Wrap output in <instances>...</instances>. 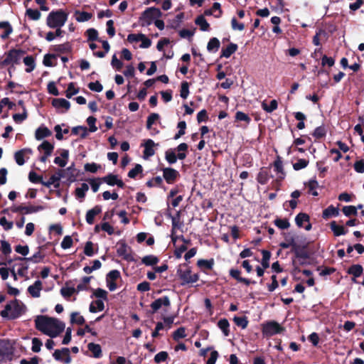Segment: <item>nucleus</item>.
I'll use <instances>...</instances> for the list:
<instances>
[{
  "mask_svg": "<svg viewBox=\"0 0 364 364\" xmlns=\"http://www.w3.org/2000/svg\"><path fill=\"white\" fill-rule=\"evenodd\" d=\"M35 326L36 329L51 338L58 336L63 331L65 326V323L59 319L43 315L36 317Z\"/></svg>",
  "mask_w": 364,
  "mask_h": 364,
  "instance_id": "1",
  "label": "nucleus"
},
{
  "mask_svg": "<svg viewBox=\"0 0 364 364\" xmlns=\"http://www.w3.org/2000/svg\"><path fill=\"white\" fill-rule=\"evenodd\" d=\"M26 311V306L24 304L15 299L6 305L4 310L1 312V315L4 318L14 319L21 316Z\"/></svg>",
  "mask_w": 364,
  "mask_h": 364,
  "instance_id": "2",
  "label": "nucleus"
},
{
  "mask_svg": "<svg viewBox=\"0 0 364 364\" xmlns=\"http://www.w3.org/2000/svg\"><path fill=\"white\" fill-rule=\"evenodd\" d=\"M69 16V12L64 9H57L50 11L46 18V25L50 28L63 27Z\"/></svg>",
  "mask_w": 364,
  "mask_h": 364,
  "instance_id": "3",
  "label": "nucleus"
},
{
  "mask_svg": "<svg viewBox=\"0 0 364 364\" xmlns=\"http://www.w3.org/2000/svg\"><path fill=\"white\" fill-rule=\"evenodd\" d=\"M177 274L180 279L182 280V284L195 283L199 279L198 275L192 273L190 267L186 264L178 267Z\"/></svg>",
  "mask_w": 364,
  "mask_h": 364,
  "instance_id": "4",
  "label": "nucleus"
},
{
  "mask_svg": "<svg viewBox=\"0 0 364 364\" xmlns=\"http://www.w3.org/2000/svg\"><path fill=\"white\" fill-rule=\"evenodd\" d=\"M161 11L154 7H151L145 10L141 16L140 17V21L143 26L144 25H150L154 21H155L157 18L161 16Z\"/></svg>",
  "mask_w": 364,
  "mask_h": 364,
  "instance_id": "5",
  "label": "nucleus"
},
{
  "mask_svg": "<svg viewBox=\"0 0 364 364\" xmlns=\"http://www.w3.org/2000/svg\"><path fill=\"white\" fill-rule=\"evenodd\" d=\"M127 41L129 43L136 45L140 43L139 47L141 48H148L151 45V41L142 33H132L128 35Z\"/></svg>",
  "mask_w": 364,
  "mask_h": 364,
  "instance_id": "6",
  "label": "nucleus"
},
{
  "mask_svg": "<svg viewBox=\"0 0 364 364\" xmlns=\"http://www.w3.org/2000/svg\"><path fill=\"white\" fill-rule=\"evenodd\" d=\"M284 328L279 323L274 321H270L262 324V334L269 337L283 331Z\"/></svg>",
  "mask_w": 364,
  "mask_h": 364,
  "instance_id": "7",
  "label": "nucleus"
},
{
  "mask_svg": "<svg viewBox=\"0 0 364 364\" xmlns=\"http://www.w3.org/2000/svg\"><path fill=\"white\" fill-rule=\"evenodd\" d=\"M117 252L119 257H122L127 261H134V255L131 247H129L124 242L119 241L117 244Z\"/></svg>",
  "mask_w": 364,
  "mask_h": 364,
  "instance_id": "8",
  "label": "nucleus"
},
{
  "mask_svg": "<svg viewBox=\"0 0 364 364\" xmlns=\"http://www.w3.org/2000/svg\"><path fill=\"white\" fill-rule=\"evenodd\" d=\"M23 58V52L20 50H11L6 55L3 63L6 65H15L19 64Z\"/></svg>",
  "mask_w": 364,
  "mask_h": 364,
  "instance_id": "9",
  "label": "nucleus"
},
{
  "mask_svg": "<svg viewBox=\"0 0 364 364\" xmlns=\"http://www.w3.org/2000/svg\"><path fill=\"white\" fill-rule=\"evenodd\" d=\"M44 208L42 205H14L11 207V210L14 213H20L22 214H31L40 210H43Z\"/></svg>",
  "mask_w": 364,
  "mask_h": 364,
  "instance_id": "10",
  "label": "nucleus"
},
{
  "mask_svg": "<svg viewBox=\"0 0 364 364\" xmlns=\"http://www.w3.org/2000/svg\"><path fill=\"white\" fill-rule=\"evenodd\" d=\"M40 152L43 153V155L40 157V161L46 162L48 158L52 154L54 146L48 141H44L38 147Z\"/></svg>",
  "mask_w": 364,
  "mask_h": 364,
  "instance_id": "11",
  "label": "nucleus"
},
{
  "mask_svg": "<svg viewBox=\"0 0 364 364\" xmlns=\"http://www.w3.org/2000/svg\"><path fill=\"white\" fill-rule=\"evenodd\" d=\"M142 146L144 147V150L143 151L144 158L147 159L154 155L155 147H156L158 144H155L151 139H146L144 141Z\"/></svg>",
  "mask_w": 364,
  "mask_h": 364,
  "instance_id": "12",
  "label": "nucleus"
},
{
  "mask_svg": "<svg viewBox=\"0 0 364 364\" xmlns=\"http://www.w3.org/2000/svg\"><path fill=\"white\" fill-rule=\"evenodd\" d=\"M59 156H56L54 159V163L60 166L65 167L69 159V151L67 149H60L58 151Z\"/></svg>",
  "mask_w": 364,
  "mask_h": 364,
  "instance_id": "13",
  "label": "nucleus"
},
{
  "mask_svg": "<svg viewBox=\"0 0 364 364\" xmlns=\"http://www.w3.org/2000/svg\"><path fill=\"white\" fill-rule=\"evenodd\" d=\"M43 289V283L40 280H36L32 285H30L27 291L33 298H38L41 296V291Z\"/></svg>",
  "mask_w": 364,
  "mask_h": 364,
  "instance_id": "14",
  "label": "nucleus"
},
{
  "mask_svg": "<svg viewBox=\"0 0 364 364\" xmlns=\"http://www.w3.org/2000/svg\"><path fill=\"white\" fill-rule=\"evenodd\" d=\"M32 151L31 149H23L15 153L14 158L18 165L22 166L25 163V158L28 157L31 154Z\"/></svg>",
  "mask_w": 364,
  "mask_h": 364,
  "instance_id": "15",
  "label": "nucleus"
},
{
  "mask_svg": "<svg viewBox=\"0 0 364 364\" xmlns=\"http://www.w3.org/2000/svg\"><path fill=\"white\" fill-rule=\"evenodd\" d=\"M178 175V172L171 168H166L163 170V176L168 183H173Z\"/></svg>",
  "mask_w": 364,
  "mask_h": 364,
  "instance_id": "16",
  "label": "nucleus"
},
{
  "mask_svg": "<svg viewBox=\"0 0 364 364\" xmlns=\"http://www.w3.org/2000/svg\"><path fill=\"white\" fill-rule=\"evenodd\" d=\"M170 300L168 296H163L153 301L151 304V307L154 312H156L162 306H169Z\"/></svg>",
  "mask_w": 364,
  "mask_h": 364,
  "instance_id": "17",
  "label": "nucleus"
},
{
  "mask_svg": "<svg viewBox=\"0 0 364 364\" xmlns=\"http://www.w3.org/2000/svg\"><path fill=\"white\" fill-rule=\"evenodd\" d=\"M102 181L108 184L109 186H117L118 187L122 188L124 186L123 181L118 178L117 176L114 174H109L104 178Z\"/></svg>",
  "mask_w": 364,
  "mask_h": 364,
  "instance_id": "18",
  "label": "nucleus"
},
{
  "mask_svg": "<svg viewBox=\"0 0 364 364\" xmlns=\"http://www.w3.org/2000/svg\"><path fill=\"white\" fill-rule=\"evenodd\" d=\"M53 106L60 111H67L70 109V102L63 98L54 99L52 102Z\"/></svg>",
  "mask_w": 364,
  "mask_h": 364,
  "instance_id": "19",
  "label": "nucleus"
},
{
  "mask_svg": "<svg viewBox=\"0 0 364 364\" xmlns=\"http://www.w3.org/2000/svg\"><path fill=\"white\" fill-rule=\"evenodd\" d=\"M102 212V208L99 205L95 206L93 208L89 210L86 213V222L92 225L94 223L95 218Z\"/></svg>",
  "mask_w": 364,
  "mask_h": 364,
  "instance_id": "20",
  "label": "nucleus"
},
{
  "mask_svg": "<svg viewBox=\"0 0 364 364\" xmlns=\"http://www.w3.org/2000/svg\"><path fill=\"white\" fill-rule=\"evenodd\" d=\"M159 119V115L156 113L151 114L148 118L146 122V128L151 131V134L152 135L156 134L159 133V131L156 129L152 128V125Z\"/></svg>",
  "mask_w": 364,
  "mask_h": 364,
  "instance_id": "21",
  "label": "nucleus"
},
{
  "mask_svg": "<svg viewBox=\"0 0 364 364\" xmlns=\"http://www.w3.org/2000/svg\"><path fill=\"white\" fill-rule=\"evenodd\" d=\"M0 37L6 39L12 33L13 28L9 22H0Z\"/></svg>",
  "mask_w": 364,
  "mask_h": 364,
  "instance_id": "22",
  "label": "nucleus"
},
{
  "mask_svg": "<svg viewBox=\"0 0 364 364\" xmlns=\"http://www.w3.org/2000/svg\"><path fill=\"white\" fill-rule=\"evenodd\" d=\"M105 309L104 301L101 299L93 301L90 304L89 311L91 313H97L103 311Z\"/></svg>",
  "mask_w": 364,
  "mask_h": 364,
  "instance_id": "23",
  "label": "nucleus"
},
{
  "mask_svg": "<svg viewBox=\"0 0 364 364\" xmlns=\"http://www.w3.org/2000/svg\"><path fill=\"white\" fill-rule=\"evenodd\" d=\"M50 135L51 132L47 127L43 126L38 128L35 133V136L37 140H41Z\"/></svg>",
  "mask_w": 364,
  "mask_h": 364,
  "instance_id": "24",
  "label": "nucleus"
},
{
  "mask_svg": "<svg viewBox=\"0 0 364 364\" xmlns=\"http://www.w3.org/2000/svg\"><path fill=\"white\" fill-rule=\"evenodd\" d=\"M23 61L25 65L27 67L26 68V72L31 73L33 71L36 67L34 58L31 55H28L23 58Z\"/></svg>",
  "mask_w": 364,
  "mask_h": 364,
  "instance_id": "25",
  "label": "nucleus"
},
{
  "mask_svg": "<svg viewBox=\"0 0 364 364\" xmlns=\"http://www.w3.org/2000/svg\"><path fill=\"white\" fill-rule=\"evenodd\" d=\"M44 258V255L40 252H37L35 253L32 257H18V259L23 262V261H31L34 263H38L41 262Z\"/></svg>",
  "mask_w": 364,
  "mask_h": 364,
  "instance_id": "26",
  "label": "nucleus"
},
{
  "mask_svg": "<svg viewBox=\"0 0 364 364\" xmlns=\"http://www.w3.org/2000/svg\"><path fill=\"white\" fill-rule=\"evenodd\" d=\"M220 45V41L217 38H212L208 43L207 50L209 52L215 53L218 50Z\"/></svg>",
  "mask_w": 364,
  "mask_h": 364,
  "instance_id": "27",
  "label": "nucleus"
},
{
  "mask_svg": "<svg viewBox=\"0 0 364 364\" xmlns=\"http://www.w3.org/2000/svg\"><path fill=\"white\" fill-rule=\"evenodd\" d=\"M237 49V46L235 43H230L225 48L222 50L221 57L228 58Z\"/></svg>",
  "mask_w": 364,
  "mask_h": 364,
  "instance_id": "28",
  "label": "nucleus"
},
{
  "mask_svg": "<svg viewBox=\"0 0 364 364\" xmlns=\"http://www.w3.org/2000/svg\"><path fill=\"white\" fill-rule=\"evenodd\" d=\"M159 258L153 255H146L141 259V263L146 266H153L159 262Z\"/></svg>",
  "mask_w": 364,
  "mask_h": 364,
  "instance_id": "29",
  "label": "nucleus"
},
{
  "mask_svg": "<svg viewBox=\"0 0 364 364\" xmlns=\"http://www.w3.org/2000/svg\"><path fill=\"white\" fill-rule=\"evenodd\" d=\"M87 348L95 358H100L102 356V349L99 344L90 343L87 345Z\"/></svg>",
  "mask_w": 364,
  "mask_h": 364,
  "instance_id": "30",
  "label": "nucleus"
},
{
  "mask_svg": "<svg viewBox=\"0 0 364 364\" xmlns=\"http://www.w3.org/2000/svg\"><path fill=\"white\" fill-rule=\"evenodd\" d=\"M331 229L336 236L343 235L346 233L343 226L337 225L335 221L331 223Z\"/></svg>",
  "mask_w": 364,
  "mask_h": 364,
  "instance_id": "31",
  "label": "nucleus"
},
{
  "mask_svg": "<svg viewBox=\"0 0 364 364\" xmlns=\"http://www.w3.org/2000/svg\"><path fill=\"white\" fill-rule=\"evenodd\" d=\"M195 23L196 25L200 26V28L201 31H209L210 25L203 16H198L196 19Z\"/></svg>",
  "mask_w": 364,
  "mask_h": 364,
  "instance_id": "32",
  "label": "nucleus"
},
{
  "mask_svg": "<svg viewBox=\"0 0 364 364\" xmlns=\"http://www.w3.org/2000/svg\"><path fill=\"white\" fill-rule=\"evenodd\" d=\"M270 178V175L267 170L261 169L257 175V181L261 184H266Z\"/></svg>",
  "mask_w": 364,
  "mask_h": 364,
  "instance_id": "33",
  "label": "nucleus"
},
{
  "mask_svg": "<svg viewBox=\"0 0 364 364\" xmlns=\"http://www.w3.org/2000/svg\"><path fill=\"white\" fill-rule=\"evenodd\" d=\"M75 19L78 22H85L92 18V14L85 11H76L75 13Z\"/></svg>",
  "mask_w": 364,
  "mask_h": 364,
  "instance_id": "34",
  "label": "nucleus"
},
{
  "mask_svg": "<svg viewBox=\"0 0 364 364\" xmlns=\"http://www.w3.org/2000/svg\"><path fill=\"white\" fill-rule=\"evenodd\" d=\"M91 297H95L105 301L107 300V292L102 289L98 288L93 291Z\"/></svg>",
  "mask_w": 364,
  "mask_h": 364,
  "instance_id": "35",
  "label": "nucleus"
},
{
  "mask_svg": "<svg viewBox=\"0 0 364 364\" xmlns=\"http://www.w3.org/2000/svg\"><path fill=\"white\" fill-rule=\"evenodd\" d=\"M89 190V186L87 183H83L80 185V187H77L75 189V195L79 198H84L85 196V193Z\"/></svg>",
  "mask_w": 364,
  "mask_h": 364,
  "instance_id": "36",
  "label": "nucleus"
},
{
  "mask_svg": "<svg viewBox=\"0 0 364 364\" xmlns=\"http://www.w3.org/2000/svg\"><path fill=\"white\" fill-rule=\"evenodd\" d=\"M363 269L360 264L352 265L348 270V274L353 275L355 277H358L363 274Z\"/></svg>",
  "mask_w": 364,
  "mask_h": 364,
  "instance_id": "37",
  "label": "nucleus"
},
{
  "mask_svg": "<svg viewBox=\"0 0 364 364\" xmlns=\"http://www.w3.org/2000/svg\"><path fill=\"white\" fill-rule=\"evenodd\" d=\"M338 213V209L333 207V205H331L323 210V217L325 218H328L332 216H337Z\"/></svg>",
  "mask_w": 364,
  "mask_h": 364,
  "instance_id": "38",
  "label": "nucleus"
},
{
  "mask_svg": "<svg viewBox=\"0 0 364 364\" xmlns=\"http://www.w3.org/2000/svg\"><path fill=\"white\" fill-rule=\"evenodd\" d=\"M56 56L53 54H47L43 58V65L47 67H52L55 65Z\"/></svg>",
  "mask_w": 364,
  "mask_h": 364,
  "instance_id": "39",
  "label": "nucleus"
},
{
  "mask_svg": "<svg viewBox=\"0 0 364 364\" xmlns=\"http://www.w3.org/2000/svg\"><path fill=\"white\" fill-rule=\"evenodd\" d=\"M188 149V145L186 143L180 144L176 150L178 151V159L180 160H183L186 157V151Z\"/></svg>",
  "mask_w": 364,
  "mask_h": 364,
  "instance_id": "40",
  "label": "nucleus"
},
{
  "mask_svg": "<svg viewBox=\"0 0 364 364\" xmlns=\"http://www.w3.org/2000/svg\"><path fill=\"white\" fill-rule=\"evenodd\" d=\"M70 321L73 323L82 325L85 323V318L78 312H73L70 315Z\"/></svg>",
  "mask_w": 364,
  "mask_h": 364,
  "instance_id": "41",
  "label": "nucleus"
},
{
  "mask_svg": "<svg viewBox=\"0 0 364 364\" xmlns=\"http://www.w3.org/2000/svg\"><path fill=\"white\" fill-rule=\"evenodd\" d=\"M26 14L31 20L33 21H37L41 16V14L39 11L31 9H28L26 10Z\"/></svg>",
  "mask_w": 364,
  "mask_h": 364,
  "instance_id": "42",
  "label": "nucleus"
},
{
  "mask_svg": "<svg viewBox=\"0 0 364 364\" xmlns=\"http://www.w3.org/2000/svg\"><path fill=\"white\" fill-rule=\"evenodd\" d=\"M262 107L267 112H272L277 108V102L275 100H272L269 105L267 104L265 102L262 103Z\"/></svg>",
  "mask_w": 364,
  "mask_h": 364,
  "instance_id": "43",
  "label": "nucleus"
},
{
  "mask_svg": "<svg viewBox=\"0 0 364 364\" xmlns=\"http://www.w3.org/2000/svg\"><path fill=\"white\" fill-rule=\"evenodd\" d=\"M262 265L264 269H267L269 266V259L271 257V254L267 250H262Z\"/></svg>",
  "mask_w": 364,
  "mask_h": 364,
  "instance_id": "44",
  "label": "nucleus"
},
{
  "mask_svg": "<svg viewBox=\"0 0 364 364\" xmlns=\"http://www.w3.org/2000/svg\"><path fill=\"white\" fill-rule=\"evenodd\" d=\"M309 217L306 213H299L296 215L295 221L299 227H303L305 222H308Z\"/></svg>",
  "mask_w": 364,
  "mask_h": 364,
  "instance_id": "45",
  "label": "nucleus"
},
{
  "mask_svg": "<svg viewBox=\"0 0 364 364\" xmlns=\"http://www.w3.org/2000/svg\"><path fill=\"white\" fill-rule=\"evenodd\" d=\"M78 88L75 87V83L70 82L69 83L68 88L66 90V97L68 98L72 97L73 95H76L78 92Z\"/></svg>",
  "mask_w": 364,
  "mask_h": 364,
  "instance_id": "46",
  "label": "nucleus"
},
{
  "mask_svg": "<svg viewBox=\"0 0 364 364\" xmlns=\"http://www.w3.org/2000/svg\"><path fill=\"white\" fill-rule=\"evenodd\" d=\"M233 321L236 323V325H237L238 326L241 327L243 329L245 328L248 324V321L245 316H235Z\"/></svg>",
  "mask_w": 364,
  "mask_h": 364,
  "instance_id": "47",
  "label": "nucleus"
},
{
  "mask_svg": "<svg viewBox=\"0 0 364 364\" xmlns=\"http://www.w3.org/2000/svg\"><path fill=\"white\" fill-rule=\"evenodd\" d=\"M172 225H173V228H172L171 238H172L173 245H176V243L178 242L179 238L175 235V230L176 228H179V224H178V220L175 218H173L172 220Z\"/></svg>",
  "mask_w": 364,
  "mask_h": 364,
  "instance_id": "48",
  "label": "nucleus"
},
{
  "mask_svg": "<svg viewBox=\"0 0 364 364\" xmlns=\"http://www.w3.org/2000/svg\"><path fill=\"white\" fill-rule=\"evenodd\" d=\"M84 253L88 257H92L95 254L94 244L92 242L88 241L86 242Z\"/></svg>",
  "mask_w": 364,
  "mask_h": 364,
  "instance_id": "49",
  "label": "nucleus"
},
{
  "mask_svg": "<svg viewBox=\"0 0 364 364\" xmlns=\"http://www.w3.org/2000/svg\"><path fill=\"white\" fill-rule=\"evenodd\" d=\"M199 267L205 269H211L213 265V260L200 259L198 261Z\"/></svg>",
  "mask_w": 364,
  "mask_h": 364,
  "instance_id": "50",
  "label": "nucleus"
},
{
  "mask_svg": "<svg viewBox=\"0 0 364 364\" xmlns=\"http://www.w3.org/2000/svg\"><path fill=\"white\" fill-rule=\"evenodd\" d=\"M178 155L176 156L174 151L169 149L166 152V159L169 164H174L176 162Z\"/></svg>",
  "mask_w": 364,
  "mask_h": 364,
  "instance_id": "51",
  "label": "nucleus"
},
{
  "mask_svg": "<svg viewBox=\"0 0 364 364\" xmlns=\"http://www.w3.org/2000/svg\"><path fill=\"white\" fill-rule=\"evenodd\" d=\"M60 292L63 297L68 299L75 292V289L74 287H65L61 289Z\"/></svg>",
  "mask_w": 364,
  "mask_h": 364,
  "instance_id": "52",
  "label": "nucleus"
},
{
  "mask_svg": "<svg viewBox=\"0 0 364 364\" xmlns=\"http://www.w3.org/2000/svg\"><path fill=\"white\" fill-rule=\"evenodd\" d=\"M309 164V161L306 159H299L296 163L293 164L294 169L299 171L300 169L306 168Z\"/></svg>",
  "mask_w": 364,
  "mask_h": 364,
  "instance_id": "53",
  "label": "nucleus"
},
{
  "mask_svg": "<svg viewBox=\"0 0 364 364\" xmlns=\"http://www.w3.org/2000/svg\"><path fill=\"white\" fill-rule=\"evenodd\" d=\"M178 128L179 129L178 132L174 136V139H179L181 136L185 134V130L186 128V122L181 121L178 123Z\"/></svg>",
  "mask_w": 364,
  "mask_h": 364,
  "instance_id": "54",
  "label": "nucleus"
},
{
  "mask_svg": "<svg viewBox=\"0 0 364 364\" xmlns=\"http://www.w3.org/2000/svg\"><path fill=\"white\" fill-rule=\"evenodd\" d=\"M218 327L223 331L225 336H228L229 333V323L226 319H222L218 321Z\"/></svg>",
  "mask_w": 364,
  "mask_h": 364,
  "instance_id": "55",
  "label": "nucleus"
},
{
  "mask_svg": "<svg viewBox=\"0 0 364 364\" xmlns=\"http://www.w3.org/2000/svg\"><path fill=\"white\" fill-rule=\"evenodd\" d=\"M274 224L282 230L287 229L289 227V223L287 219L277 218L274 220Z\"/></svg>",
  "mask_w": 364,
  "mask_h": 364,
  "instance_id": "56",
  "label": "nucleus"
},
{
  "mask_svg": "<svg viewBox=\"0 0 364 364\" xmlns=\"http://www.w3.org/2000/svg\"><path fill=\"white\" fill-rule=\"evenodd\" d=\"M189 95V86L187 82H183L181 86V97L186 99Z\"/></svg>",
  "mask_w": 364,
  "mask_h": 364,
  "instance_id": "57",
  "label": "nucleus"
},
{
  "mask_svg": "<svg viewBox=\"0 0 364 364\" xmlns=\"http://www.w3.org/2000/svg\"><path fill=\"white\" fill-rule=\"evenodd\" d=\"M68 353H69V349L66 348L62 350H56L53 353V357L58 360H63V358H64L65 355H67Z\"/></svg>",
  "mask_w": 364,
  "mask_h": 364,
  "instance_id": "58",
  "label": "nucleus"
},
{
  "mask_svg": "<svg viewBox=\"0 0 364 364\" xmlns=\"http://www.w3.org/2000/svg\"><path fill=\"white\" fill-rule=\"evenodd\" d=\"M42 345L43 343L39 338H33L32 339L31 350L35 353H38L41 350Z\"/></svg>",
  "mask_w": 364,
  "mask_h": 364,
  "instance_id": "59",
  "label": "nucleus"
},
{
  "mask_svg": "<svg viewBox=\"0 0 364 364\" xmlns=\"http://www.w3.org/2000/svg\"><path fill=\"white\" fill-rule=\"evenodd\" d=\"M100 168V166L95 163H87L84 166L85 170L91 173H96Z\"/></svg>",
  "mask_w": 364,
  "mask_h": 364,
  "instance_id": "60",
  "label": "nucleus"
},
{
  "mask_svg": "<svg viewBox=\"0 0 364 364\" xmlns=\"http://www.w3.org/2000/svg\"><path fill=\"white\" fill-rule=\"evenodd\" d=\"M111 65L116 70L119 71L123 67V63L114 55L112 58Z\"/></svg>",
  "mask_w": 364,
  "mask_h": 364,
  "instance_id": "61",
  "label": "nucleus"
},
{
  "mask_svg": "<svg viewBox=\"0 0 364 364\" xmlns=\"http://www.w3.org/2000/svg\"><path fill=\"white\" fill-rule=\"evenodd\" d=\"M343 212L346 216L355 215H357V208L353 205L345 206L343 208Z\"/></svg>",
  "mask_w": 364,
  "mask_h": 364,
  "instance_id": "62",
  "label": "nucleus"
},
{
  "mask_svg": "<svg viewBox=\"0 0 364 364\" xmlns=\"http://www.w3.org/2000/svg\"><path fill=\"white\" fill-rule=\"evenodd\" d=\"M70 49V46L69 43H63L60 45H56L54 46L53 50L56 52L60 53H65Z\"/></svg>",
  "mask_w": 364,
  "mask_h": 364,
  "instance_id": "63",
  "label": "nucleus"
},
{
  "mask_svg": "<svg viewBox=\"0 0 364 364\" xmlns=\"http://www.w3.org/2000/svg\"><path fill=\"white\" fill-rule=\"evenodd\" d=\"M73 245V239L70 236H65L61 242L60 246L63 249H68Z\"/></svg>",
  "mask_w": 364,
  "mask_h": 364,
  "instance_id": "64",
  "label": "nucleus"
}]
</instances>
